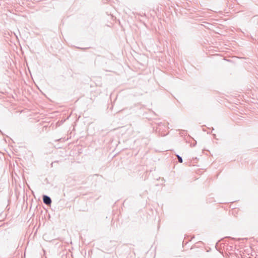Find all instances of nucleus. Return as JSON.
Here are the masks:
<instances>
[{"mask_svg":"<svg viewBox=\"0 0 258 258\" xmlns=\"http://www.w3.org/2000/svg\"><path fill=\"white\" fill-rule=\"evenodd\" d=\"M177 158H178V161L180 162V163H182V158L179 156V155H177L176 156Z\"/></svg>","mask_w":258,"mask_h":258,"instance_id":"nucleus-2","label":"nucleus"},{"mask_svg":"<svg viewBox=\"0 0 258 258\" xmlns=\"http://www.w3.org/2000/svg\"><path fill=\"white\" fill-rule=\"evenodd\" d=\"M43 200L44 203L47 205L50 204L51 202L50 198L46 196H43Z\"/></svg>","mask_w":258,"mask_h":258,"instance_id":"nucleus-1","label":"nucleus"}]
</instances>
